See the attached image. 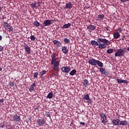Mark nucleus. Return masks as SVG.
<instances>
[{
    "label": "nucleus",
    "mask_w": 129,
    "mask_h": 129,
    "mask_svg": "<svg viewBox=\"0 0 129 129\" xmlns=\"http://www.w3.org/2000/svg\"><path fill=\"white\" fill-rule=\"evenodd\" d=\"M82 97L84 100L86 101V103H88L89 104L91 103V101H90L91 99H90V96L88 94H85L84 95H82Z\"/></svg>",
    "instance_id": "nucleus-7"
},
{
    "label": "nucleus",
    "mask_w": 129,
    "mask_h": 129,
    "mask_svg": "<svg viewBox=\"0 0 129 129\" xmlns=\"http://www.w3.org/2000/svg\"><path fill=\"white\" fill-rule=\"evenodd\" d=\"M125 54V51L123 48H120L119 50L115 52L114 56L115 57H119L120 58L123 56Z\"/></svg>",
    "instance_id": "nucleus-3"
},
{
    "label": "nucleus",
    "mask_w": 129,
    "mask_h": 129,
    "mask_svg": "<svg viewBox=\"0 0 129 129\" xmlns=\"http://www.w3.org/2000/svg\"><path fill=\"white\" fill-rule=\"evenodd\" d=\"M44 115L46 117H49V118L51 119V115L50 114V112L46 111L45 112V113H44Z\"/></svg>",
    "instance_id": "nucleus-33"
},
{
    "label": "nucleus",
    "mask_w": 129,
    "mask_h": 129,
    "mask_svg": "<svg viewBox=\"0 0 129 129\" xmlns=\"http://www.w3.org/2000/svg\"><path fill=\"white\" fill-rule=\"evenodd\" d=\"M53 76H54L55 77H57V75H56L55 73H53Z\"/></svg>",
    "instance_id": "nucleus-46"
},
{
    "label": "nucleus",
    "mask_w": 129,
    "mask_h": 129,
    "mask_svg": "<svg viewBox=\"0 0 129 129\" xmlns=\"http://www.w3.org/2000/svg\"><path fill=\"white\" fill-rule=\"evenodd\" d=\"M7 129H12V127H8Z\"/></svg>",
    "instance_id": "nucleus-48"
},
{
    "label": "nucleus",
    "mask_w": 129,
    "mask_h": 129,
    "mask_svg": "<svg viewBox=\"0 0 129 129\" xmlns=\"http://www.w3.org/2000/svg\"><path fill=\"white\" fill-rule=\"evenodd\" d=\"M24 47H25V50L26 51L27 54L31 53L30 47L27 44H24Z\"/></svg>",
    "instance_id": "nucleus-12"
},
{
    "label": "nucleus",
    "mask_w": 129,
    "mask_h": 129,
    "mask_svg": "<svg viewBox=\"0 0 129 129\" xmlns=\"http://www.w3.org/2000/svg\"><path fill=\"white\" fill-rule=\"evenodd\" d=\"M123 81V80L121 79H117V80H116V81H117V83L118 84H122Z\"/></svg>",
    "instance_id": "nucleus-38"
},
{
    "label": "nucleus",
    "mask_w": 129,
    "mask_h": 129,
    "mask_svg": "<svg viewBox=\"0 0 129 129\" xmlns=\"http://www.w3.org/2000/svg\"><path fill=\"white\" fill-rule=\"evenodd\" d=\"M105 31H110V30H109L110 27H105Z\"/></svg>",
    "instance_id": "nucleus-43"
},
{
    "label": "nucleus",
    "mask_w": 129,
    "mask_h": 129,
    "mask_svg": "<svg viewBox=\"0 0 129 129\" xmlns=\"http://www.w3.org/2000/svg\"><path fill=\"white\" fill-rule=\"evenodd\" d=\"M53 93L52 92H49V93H48V95L47 96V97H46V98L47 99H52L53 98Z\"/></svg>",
    "instance_id": "nucleus-27"
},
{
    "label": "nucleus",
    "mask_w": 129,
    "mask_h": 129,
    "mask_svg": "<svg viewBox=\"0 0 129 129\" xmlns=\"http://www.w3.org/2000/svg\"><path fill=\"white\" fill-rule=\"evenodd\" d=\"M120 121L119 119H113L112 121L113 125L115 126H119Z\"/></svg>",
    "instance_id": "nucleus-11"
},
{
    "label": "nucleus",
    "mask_w": 129,
    "mask_h": 129,
    "mask_svg": "<svg viewBox=\"0 0 129 129\" xmlns=\"http://www.w3.org/2000/svg\"><path fill=\"white\" fill-rule=\"evenodd\" d=\"M30 39H31V41H34V40H36V37L34 35H31Z\"/></svg>",
    "instance_id": "nucleus-39"
},
{
    "label": "nucleus",
    "mask_w": 129,
    "mask_h": 129,
    "mask_svg": "<svg viewBox=\"0 0 129 129\" xmlns=\"http://www.w3.org/2000/svg\"><path fill=\"white\" fill-rule=\"evenodd\" d=\"M53 43L57 47H60L62 45L60 41L56 40H53Z\"/></svg>",
    "instance_id": "nucleus-14"
},
{
    "label": "nucleus",
    "mask_w": 129,
    "mask_h": 129,
    "mask_svg": "<svg viewBox=\"0 0 129 129\" xmlns=\"http://www.w3.org/2000/svg\"><path fill=\"white\" fill-rule=\"evenodd\" d=\"M123 83V84H125L126 85H127V84L128 83V82L126 80H123V81L122 82V84Z\"/></svg>",
    "instance_id": "nucleus-41"
},
{
    "label": "nucleus",
    "mask_w": 129,
    "mask_h": 129,
    "mask_svg": "<svg viewBox=\"0 0 129 129\" xmlns=\"http://www.w3.org/2000/svg\"><path fill=\"white\" fill-rule=\"evenodd\" d=\"M40 4H41V3H40V2L32 3V4H31V7L34 8L39 7Z\"/></svg>",
    "instance_id": "nucleus-19"
},
{
    "label": "nucleus",
    "mask_w": 129,
    "mask_h": 129,
    "mask_svg": "<svg viewBox=\"0 0 129 129\" xmlns=\"http://www.w3.org/2000/svg\"><path fill=\"white\" fill-rule=\"evenodd\" d=\"M71 26V23H68L67 24H64L63 26L62 27V29H67L69 28Z\"/></svg>",
    "instance_id": "nucleus-28"
},
{
    "label": "nucleus",
    "mask_w": 129,
    "mask_h": 129,
    "mask_svg": "<svg viewBox=\"0 0 129 129\" xmlns=\"http://www.w3.org/2000/svg\"><path fill=\"white\" fill-rule=\"evenodd\" d=\"M38 76H39V73H38L37 72H36L34 73V78L37 79Z\"/></svg>",
    "instance_id": "nucleus-36"
},
{
    "label": "nucleus",
    "mask_w": 129,
    "mask_h": 129,
    "mask_svg": "<svg viewBox=\"0 0 129 129\" xmlns=\"http://www.w3.org/2000/svg\"><path fill=\"white\" fill-rule=\"evenodd\" d=\"M3 27H4L5 30H7L9 32H13V28L10 25L8 24V23L5 22L3 23Z\"/></svg>",
    "instance_id": "nucleus-5"
},
{
    "label": "nucleus",
    "mask_w": 129,
    "mask_h": 129,
    "mask_svg": "<svg viewBox=\"0 0 129 129\" xmlns=\"http://www.w3.org/2000/svg\"><path fill=\"white\" fill-rule=\"evenodd\" d=\"M3 40V36L0 35V41H1Z\"/></svg>",
    "instance_id": "nucleus-45"
},
{
    "label": "nucleus",
    "mask_w": 129,
    "mask_h": 129,
    "mask_svg": "<svg viewBox=\"0 0 129 129\" xmlns=\"http://www.w3.org/2000/svg\"><path fill=\"white\" fill-rule=\"evenodd\" d=\"M97 65L101 68L103 67V63L99 60L98 61V62H97V63L95 64V66H97Z\"/></svg>",
    "instance_id": "nucleus-30"
},
{
    "label": "nucleus",
    "mask_w": 129,
    "mask_h": 129,
    "mask_svg": "<svg viewBox=\"0 0 129 129\" xmlns=\"http://www.w3.org/2000/svg\"><path fill=\"white\" fill-rule=\"evenodd\" d=\"M106 52L107 54H111L112 52H113V49L109 48L107 50Z\"/></svg>",
    "instance_id": "nucleus-32"
},
{
    "label": "nucleus",
    "mask_w": 129,
    "mask_h": 129,
    "mask_svg": "<svg viewBox=\"0 0 129 129\" xmlns=\"http://www.w3.org/2000/svg\"><path fill=\"white\" fill-rule=\"evenodd\" d=\"M83 86H84L85 88H86L89 86V82H88V80L85 79L83 80Z\"/></svg>",
    "instance_id": "nucleus-17"
},
{
    "label": "nucleus",
    "mask_w": 129,
    "mask_h": 129,
    "mask_svg": "<svg viewBox=\"0 0 129 129\" xmlns=\"http://www.w3.org/2000/svg\"><path fill=\"white\" fill-rule=\"evenodd\" d=\"M36 87V84L35 83H32L31 86L30 87H29V91L30 92H32L34 90V87Z\"/></svg>",
    "instance_id": "nucleus-18"
},
{
    "label": "nucleus",
    "mask_w": 129,
    "mask_h": 129,
    "mask_svg": "<svg viewBox=\"0 0 129 129\" xmlns=\"http://www.w3.org/2000/svg\"><path fill=\"white\" fill-rule=\"evenodd\" d=\"M95 28H96V27L92 25H90L88 27H87V29L91 31H94V30H95Z\"/></svg>",
    "instance_id": "nucleus-24"
},
{
    "label": "nucleus",
    "mask_w": 129,
    "mask_h": 129,
    "mask_svg": "<svg viewBox=\"0 0 129 129\" xmlns=\"http://www.w3.org/2000/svg\"><path fill=\"white\" fill-rule=\"evenodd\" d=\"M13 119H14V121L19 122L21 121V117L18 115H14V116H13Z\"/></svg>",
    "instance_id": "nucleus-13"
},
{
    "label": "nucleus",
    "mask_w": 129,
    "mask_h": 129,
    "mask_svg": "<svg viewBox=\"0 0 129 129\" xmlns=\"http://www.w3.org/2000/svg\"><path fill=\"white\" fill-rule=\"evenodd\" d=\"M34 26H36V27H39L40 26V23L38 21H35L34 22Z\"/></svg>",
    "instance_id": "nucleus-35"
},
{
    "label": "nucleus",
    "mask_w": 129,
    "mask_h": 129,
    "mask_svg": "<svg viewBox=\"0 0 129 129\" xmlns=\"http://www.w3.org/2000/svg\"><path fill=\"white\" fill-rule=\"evenodd\" d=\"M122 40H123V38H122Z\"/></svg>",
    "instance_id": "nucleus-49"
},
{
    "label": "nucleus",
    "mask_w": 129,
    "mask_h": 129,
    "mask_svg": "<svg viewBox=\"0 0 129 129\" xmlns=\"http://www.w3.org/2000/svg\"><path fill=\"white\" fill-rule=\"evenodd\" d=\"M53 71H55V72H59V64H53Z\"/></svg>",
    "instance_id": "nucleus-16"
},
{
    "label": "nucleus",
    "mask_w": 129,
    "mask_h": 129,
    "mask_svg": "<svg viewBox=\"0 0 129 129\" xmlns=\"http://www.w3.org/2000/svg\"><path fill=\"white\" fill-rule=\"evenodd\" d=\"M99 116L100 117H101L102 119H105V120H107V116L106 114H104V113L101 112V113H100Z\"/></svg>",
    "instance_id": "nucleus-21"
},
{
    "label": "nucleus",
    "mask_w": 129,
    "mask_h": 129,
    "mask_svg": "<svg viewBox=\"0 0 129 129\" xmlns=\"http://www.w3.org/2000/svg\"><path fill=\"white\" fill-rule=\"evenodd\" d=\"M63 42L66 44H69L71 42L70 39H68L67 38H65L63 40Z\"/></svg>",
    "instance_id": "nucleus-34"
},
{
    "label": "nucleus",
    "mask_w": 129,
    "mask_h": 129,
    "mask_svg": "<svg viewBox=\"0 0 129 129\" xmlns=\"http://www.w3.org/2000/svg\"><path fill=\"white\" fill-rule=\"evenodd\" d=\"M101 122L103 123V124L106 125V119H103L102 120Z\"/></svg>",
    "instance_id": "nucleus-40"
},
{
    "label": "nucleus",
    "mask_w": 129,
    "mask_h": 129,
    "mask_svg": "<svg viewBox=\"0 0 129 129\" xmlns=\"http://www.w3.org/2000/svg\"><path fill=\"white\" fill-rule=\"evenodd\" d=\"M118 31H119V33L122 32V29L121 28H118L117 30H116V32H117Z\"/></svg>",
    "instance_id": "nucleus-42"
},
{
    "label": "nucleus",
    "mask_w": 129,
    "mask_h": 129,
    "mask_svg": "<svg viewBox=\"0 0 129 129\" xmlns=\"http://www.w3.org/2000/svg\"><path fill=\"white\" fill-rule=\"evenodd\" d=\"M99 61V60H96L95 58L91 57L90 59H89L88 63L92 66H95V64Z\"/></svg>",
    "instance_id": "nucleus-8"
},
{
    "label": "nucleus",
    "mask_w": 129,
    "mask_h": 129,
    "mask_svg": "<svg viewBox=\"0 0 129 129\" xmlns=\"http://www.w3.org/2000/svg\"><path fill=\"white\" fill-rule=\"evenodd\" d=\"M80 124L83 125H85V122H80Z\"/></svg>",
    "instance_id": "nucleus-44"
},
{
    "label": "nucleus",
    "mask_w": 129,
    "mask_h": 129,
    "mask_svg": "<svg viewBox=\"0 0 129 129\" xmlns=\"http://www.w3.org/2000/svg\"><path fill=\"white\" fill-rule=\"evenodd\" d=\"M61 51L64 54H67L68 53V49L67 47L66 46H63L61 48Z\"/></svg>",
    "instance_id": "nucleus-20"
},
{
    "label": "nucleus",
    "mask_w": 129,
    "mask_h": 129,
    "mask_svg": "<svg viewBox=\"0 0 129 129\" xmlns=\"http://www.w3.org/2000/svg\"><path fill=\"white\" fill-rule=\"evenodd\" d=\"M99 72L101 74L104 75L105 76H108L109 75V72L106 71V69L104 68H101L99 69Z\"/></svg>",
    "instance_id": "nucleus-10"
},
{
    "label": "nucleus",
    "mask_w": 129,
    "mask_h": 129,
    "mask_svg": "<svg viewBox=\"0 0 129 129\" xmlns=\"http://www.w3.org/2000/svg\"><path fill=\"white\" fill-rule=\"evenodd\" d=\"M47 73L46 71H42L41 72H40L39 76H40V78H42L43 76L44 75L46 74Z\"/></svg>",
    "instance_id": "nucleus-31"
},
{
    "label": "nucleus",
    "mask_w": 129,
    "mask_h": 129,
    "mask_svg": "<svg viewBox=\"0 0 129 129\" xmlns=\"http://www.w3.org/2000/svg\"><path fill=\"white\" fill-rule=\"evenodd\" d=\"M104 18V15L99 14V15H97L96 20H97V21H101V20H103Z\"/></svg>",
    "instance_id": "nucleus-15"
},
{
    "label": "nucleus",
    "mask_w": 129,
    "mask_h": 129,
    "mask_svg": "<svg viewBox=\"0 0 129 129\" xmlns=\"http://www.w3.org/2000/svg\"><path fill=\"white\" fill-rule=\"evenodd\" d=\"M97 42L99 43V48L100 50L105 49L107 46H109L110 44L109 40L106 39L99 38L97 39Z\"/></svg>",
    "instance_id": "nucleus-1"
},
{
    "label": "nucleus",
    "mask_w": 129,
    "mask_h": 129,
    "mask_svg": "<svg viewBox=\"0 0 129 129\" xmlns=\"http://www.w3.org/2000/svg\"><path fill=\"white\" fill-rule=\"evenodd\" d=\"M120 36V35L119 34V32H114V34H113V37L115 39L119 38Z\"/></svg>",
    "instance_id": "nucleus-23"
},
{
    "label": "nucleus",
    "mask_w": 129,
    "mask_h": 129,
    "mask_svg": "<svg viewBox=\"0 0 129 129\" xmlns=\"http://www.w3.org/2000/svg\"><path fill=\"white\" fill-rule=\"evenodd\" d=\"M56 52H53L52 55H51V64H60V60H56L57 58L56 57Z\"/></svg>",
    "instance_id": "nucleus-2"
},
{
    "label": "nucleus",
    "mask_w": 129,
    "mask_h": 129,
    "mask_svg": "<svg viewBox=\"0 0 129 129\" xmlns=\"http://www.w3.org/2000/svg\"><path fill=\"white\" fill-rule=\"evenodd\" d=\"M121 2H123V3H125V2H126V1H122Z\"/></svg>",
    "instance_id": "nucleus-47"
},
{
    "label": "nucleus",
    "mask_w": 129,
    "mask_h": 129,
    "mask_svg": "<svg viewBox=\"0 0 129 129\" xmlns=\"http://www.w3.org/2000/svg\"><path fill=\"white\" fill-rule=\"evenodd\" d=\"M76 73H77L76 70L73 69V70H72V71L71 72H70V75L73 76H75V74H76Z\"/></svg>",
    "instance_id": "nucleus-29"
},
{
    "label": "nucleus",
    "mask_w": 129,
    "mask_h": 129,
    "mask_svg": "<svg viewBox=\"0 0 129 129\" xmlns=\"http://www.w3.org/2000/svg\"><path fill=\"white\" fill-rule=\"evenodd\" d=\"M45 123V120L43 118H41L40 119H38L37 120V121L36 122V124L38 125L43 126Z\"/></svg>",
    "instance_id": "nucleus-9"
},
{
    "label": "nucleus",
    "mask_w": 129,
    "mask_h": 129,
    "mask_svg": "<svg viewBox=\"0 0 129 129\" xmlns=\"http://www.w3.org/2000/svg\"><path fill=\"white\" fill-rule=\"evenodd\" d=\"M8 86L11 87H14V82H10L8 83Z\"/></svg>",
    "instance_id": "nucleus-37"
},
{
    "label": "nucleus",
    "mask_w": 129,
    "mask_h": 129,
    "mask_svg": "<svg viewBox=\"0 0 129 129\" xmlns=\"http://www.w3.org/2000/svg\"><path fill=\"white\" fill-rule=\"evenodd\" d=\"M73 5H72L71 3H68L66 4V8L67 9H71L72 8Z\"/></svg>",
    "instance_id": "nucleus-26"
},
{
    "label": "nucleus",
    "mask_w": 129,
    "mask_h": 129,
    "mask_svg": "<svg viewBox=\"0 0 129 129\" xmlns=\"http://www.w3.org/2000/svg\"><path fill=\"white\" fill-rule=\"evenodd\" d=\"M60 70H61L62 72L63 73H67L69 74V72L71 71V68H70V66H67V67H62Z\"/></svg>",
    "instance_id": "nucleus-6"
},
{
    "label": "nucleus",
    "mask_w": 129,
    "mask_h": 129,
    "mask_svg": "<svg viewBox=\"0 0 129 129\" xmlns=\"http://www.w3.org/2000/svg\"><path fill=\"white\" fill-rule=\"evenodd\" d=\"M54 20H46L44 21L43 23H42V29H43L45 27H49L52 24V22H54Z\"/></svg>",
    "instance_id": "nucleus-4"
},
{
    "label": "nucleus",
    "mask_w": 129,
    "mask_h": 129,
    "mask_svg": "<svg viewBox=\"0 0 129 129\" xmlns=\"http://www.w3.org/2000/svg\"><path fill=\"white\" fill-rule=\"evenodd\" d=\"M91 44H92V46H94V47L97 46L99 45V43L98 42L96 41L95 40H92L90 42Z\"/></svg>",
    "instance_id": "nucleus-22"
},
{
    "label": "nucleus",
    "mask_w": 129,
    "mask_h": 129,
    "mask_svg": "<svg viewBox=\"0 0 129 129\" xmlns=\"http://www.w3.org/2000/svg\"><path fill=\"white\" fill-rule=\"evenodd\" d=\"M128 124L126 120H122L119 122V125H127Z\"/></svg>",
    "instance_id": "nucleus-25"
}]
</instances>
